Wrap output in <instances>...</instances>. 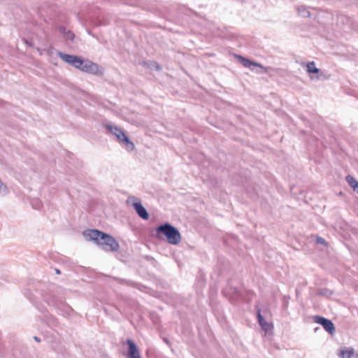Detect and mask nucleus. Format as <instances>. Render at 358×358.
Wrapping results in <instances>:
<instances>
[{"instance_id": "nucleus-1", "label": "nucleus", "mask_w": 358, "mask_h": 358, "mask_svg": "<svg viewBox=\"0 0 358 358\" xmlns=\"http://www.w3.org/2000/svg\"><path fill=\"white\" fill-rule=\"evenodd\" d=\"M86 240L93 241L106 252H116L120 248L118 242L111 235L99 229H87L83 231Z\"/></svg>"}, {"instance_id": "nucleus-2", "label": "nucleus", "mask_w": 358, "mask_h": 358, "mask_svg": "<svg viewBox=\"0 0 358 358\" xmlns=\"http://www.w3.org/2000/svg\"><path fill=\"white\" fill-rule=\"evenodd\" d=\"M154 236L158 240H164L173 245H176L181 241V235L178 228L171 223L166 222L155 228Z\"/></svg>"}, {"instance_id": "nucleus-3", "label": "nucleus", "mask_w": 358, "mask_h": 358, "mask_svg": "<svg viewBox=\"0 0 358 358\" xmlns=\"http://www.w3.org/2000/svg\"><path fill=\"white\" fill-rule=\"evenodd\" d=\"M103 127L108 131H110L111 134L116 136L118 141L125 145L126 149L128 151H132L134 150L135 145L134 143L130 141L129 137L126 135L125 132L122 129L116 126H113L110 124H106L103 125Z\"/></svg>"}, {"instance_id": "nucleus-4", "label": "nucleus", "mask_w": 358, "mask_h": 358, "mask_svg": "<svg viewBox=\"0 0 358 358\" xmlns=\"http://www.w3.org/2000/svg\"><path fill=\"white\" fill-rule=\"evenodd\" d=\"M47 303L49 306H53L57 313L64 317H69L73 312V310L69 304L58 297L53 296Z\"/></svg>"}, {"instance_id": "nucleus-5", "label": "nucleus", "mask_w": 358, "mask_h": 358, "mask_svg": "<svg viewBox=\"0 0 358 358\" xmlns=\"http://www.w3.org/2000/svg\"><path fill=\"white\" fill-rule=\"evenodd\" d=\"M24 295L36 306V308L39 310V311L44 313V320L47 324L53 330L58 331L57 329V328L59 327V322L57 319L48 313H45L44 310L39 307L37 302L35 301V297L34 296V294L29 290L25 292Z\"/></svg>"}, {"instance_id": "nucleus-6", "label": "nucleus", "mask_w": 358, "mask_h": 358, "mask_svg": "<svg viewBox=\"0 0 358 358\" xmlns=\"http://www.w3.org/2000/svg\"><path fill=\"white\" fill-rule=\"evenodd\" d=\"M80 71L96 76H101L104 73L102 66L87 59H84Z\"/></svg>"}, {"instance_id": "nucleus-7", "label": "nucleus", "mask_w": 358, "mask_h": 358, "mask_svg": "<svg viewBox=\"0 0 358 358\" xmlns=\"http://www.w3.org/2000/svg\"><path fill=\"white\" fill-rule=\"evenodd\" d=\"M234 57L237 59L238 63L241 64L245 68H248L250 70L254 71L255 67H258L259 69L256 70L257 73H264L266 72V69L259 63L252 61L240 55L235 54Z\"/></svg>"}, {"instance_id": "nucleus-8", "label": "nucleus", "mask_w": 358, "mask_h": 358, "mask_svg": "<svg viewBox=\"0 0 358 358\" xmlns=\"http://www.w3.org/2000/svg\"><path fill=\"white\" fill-rule=\"evenodd\" d=\"M57 55L64 62L80 71L84 58L76 55H70L62 52H58Z\"/></svg>"}, {"instance_id": "nucleus-9", "label": "nucleus", "mask_w": 358, "mask_h": 358, "mask_svg": "<svg viewBox=\"0 0 358 358\" xmlns=\"http://www.w3.org/2000/svg\"><path fill=\"white\" fill-rule=\"evenodd\" d=\"M257 309V319L259 325L261 327L262 329L266 333H269L272 331L273 329V325L272 322H268L266 320L265 317L262 315L261 309L256 306Z\"/></svg>"}, {"instance_id": "nucleus-10", "label": "nucleus", "mask_w": 358, "mask_h": 358, "mask_svg": "<svg viewBox=\"0 0 358 358\" xmlns=\"http://www.w3.org/2000/svg\"><path fill=\"white\" fill-rule=\"evenodd\" d=\"M126 345L128 348L127 358H141L138 348L133 340L127 339Z\"/></svg>"}, {"instance_id": "nucleus-11", "label": "nucleus", "mask_w": 358, "mask_h": 358, "mask_svg": "<svg viewBox=\"0 0 358 358\" xmlns=\"http://www.w3.org/2000/svg\"><path fill=\"white\" fill-rule=\"evenodd\" d=\"M314 321L316 323L321 324L328 333H329L331 334L334 333V331H335L334 324H333V322L331 320L326 319L324 317H322L321 316H315L314 317Z\"/></svg>"}, {"instance_id": "nucleus-12", "label": "nucleus", "mask_w": 358, "mask_h": 358, "mask_svg": "<svg viewBox=\"0 0 358 358\" xmlns=\"http://www.w3.org/2000/svg\"><path fill=\"white\" fill-rule=\"evenodd\" d=\"M132 206L141 219L148 220L150 218L149 213L140 201L133 203Z\"/></svg>"}, {"instance_id": "nucleus-13", "label": "nucleus", "mask_w": 358, "mask_h": 358, "mask_svg": "<svg viewBox=\"0 0 358 358\" xmlns=\"http://www.w3.org/2000/svg\"><path fill=\"white\" fill-rule=\"evenodd\" d=\"M306 70L309 74H316L320 72V69L316 67L314 62H308L306 64Z\"/></svg>"}, {"instance_id": "nucleus-14", "label": "nucleus", "mask_w": 358, "mask_h": 358, "mask_svg": "<svg viewBox=\"0 0 358 358\" xmlns=\"http://www.w3.org/2000/svg\"><path fill=\"white\" fill-rule=\"evenodd\" d=\"M346 181L348 185L353 188V189H358V181L352 176H348L346 177Z\"/></svg>"}, {"instance_id": "nucleus-15", "label": "nucleus", "mask_w": 358, "mask_h": 358, "mask_svg": "<svg viewBox=\"0 0 358 358\" xmlns=\"http://www.w3.org/2000/svg\"><path fill=\"white\" fill-rule=\"evenodd\" d=\"M353 355L352 350H343L341 352L340 356L342 358H351Z\"/></svg>"}, {"instance_id": "nucleus-16", "label": "nucleus", "mask_w": 358, "mask_h": 358, "mask_svg": "<svg viewBox=\"0 0 358 358\" xmlns=\"http://www.w3.org/2000/svg\"><path fill=\"white\" fill-rule=\"evenodd\" d=\"M66 40H69L71 41H73L75 38V34L70 30H68V31L63 36Z\"/></svg>"}, {"instance_id": "nucleus-17", "label": "nucleus", "mask_w": 358, "mask_h": 358, "mask_svg": "<svg viewBox=\"0 0 358 358\" xmlns=\"http://www.w3.org/2000/svg\"><path fill=\"white\" fill-rule=\"evenodd\" d=\"M149 68H151L152 69H155L157 71H161L162 70V67L160 66V65L156 62H150V65L148 66Z\"/></svg>"}, {"instance_id": "nucleus-18", "label": "nucleus", "mask_w": 358, "mask_h": 358, "mask_svg": "<svg viewBox=\"0 0 358 358\" xmlns=\"http://www.w3.org/2000/svg\"><path fill=\"white\" fill-rule=\"evenodd\" d=\"M31 205L33 208L36 209H40L41 207V203L38 200H34L33 201H31Z\"/></svg>"}, {"instance_id": "nucleus-19", "label": "nucleus", "mask_w": 358, "mask_h": 358, "mask_svg": "<svg viewBox=\"0 0 358 358\" xmlns=\"http://www.w3.org/2000/svg\"><path fill=\"white\" fill-rule=\"evenodd\" d=\"M57 31L62 35L64 36V34H66V33L68 31V30L66 29V28L64 26H59L57 28Z\"/></svg>"}, {"instance_id": "nucleus-20", "label": "nucleus", "mask_w": 358, "mask_h": 358, "mask_svg": "<svg viewBox=\"0 0 358 358\" xmlns=\"http://www.w3.org/2000/svg\"><path fill=\"white\" fill-rule=\"evenodd\" d=\"M233 290V293L235 294L236 298H238L241 296V294L237 288H231Z\"/></svg>"}, {"instance_id": "nucleus-21", "label": "nucleus", "mask_w": 358, "mask_h": 358, "mask_svg": "<svg viewBox=\"0 0 358 358\" xmlns=\"http://www.w3.org/2000/svg\"><path fill=\"white\" fill-rule=\"evenodd\" d=\"M317 242L318 243H320V244H322V245H327L326 241L323 238H321V237H318L317 238Z\"/></svg>"}, {"instance_id": "nucleus-22", "label": "nucleus", "mask_w": 358, "mask_h": 358, "mask_svg": "<svg viewBox=\"0 0 358 358\" xmlns=\"http://www.w3.org/2000/svg\"><path fill=\"white\" fill-rule=\"evenodd\" d=\"M23 41H24V43H25L26 44H27L29 46H30V47H33V43H32L31 42L29 41L27 39H26V38H23Z\"/></svg>"}, {"instance_id": "nucleus-23", "label": "nucleus", "mask_w": 358, "mask_h": 358, "mask_svg": "<svg viewBox=\"0 0 358 358\" xmlns=\"http://www.w3.org/2000/svg\"><path fill=\"white\" fill-rule=\"evenodd\" d=\"M55 273L57 275L61 274V271L59 268H55Z\"/></svg>"}, {"instance_id": "nucleus-24", "label": "nucleus", "mask_w": 358, "mask_h": 358, "mask_svg": "<svg viewBox=\"0 0 358 358\" xmlns=\"http://www.w3.org/2000/svg\"><path fill=\"white\" fill-rule=\"evenodd\" d=\"M34 339L37 341V342H40L41 341V338L36 336H34Z\"/></svg>"}, {"instance_id": "nucleus-25", "label": "nucleus", "mask_w": 358, "mask_h": 358, "mask_svg": "<svg viewBox=\"0 0 358 358\" xmlns=\"http://www.w3.org/2000/svg\"><path fill=\"white\" fill-rule=\"evenodd\" d=\"M163 341H164V343H166L167 345H170V342L169 341V340L166 338H163Z\"/></svg>"}, {"instance_id": "nucleus-26", "label": "nucleus", "mask_w": 358, "mask_h": 358, "mask_svg": "<svg viewBox=\"0 0 358 358\" xmlns=\"http://www.w3.org/2000/svg\"><path fill=\"white\" fill-rule=\"evenodd\" d=\"M354 190L358 193V188L357 189H354Z\"/></svg>"}, {"instance_id": "nucleus-27", "label": "nucleus", "mask_w": 358, "mask_h": 358, "mask_svg": "<svg viewBox=\"0 0 358 358\" xmlns=\"http://www.w3.org/2000/svg\"><path fill=\"white\" fill-rule=\"evenodd\" d=\"M356 358H358V354L356 355Z\"/></svg>"}]
</instances>
